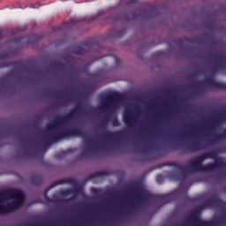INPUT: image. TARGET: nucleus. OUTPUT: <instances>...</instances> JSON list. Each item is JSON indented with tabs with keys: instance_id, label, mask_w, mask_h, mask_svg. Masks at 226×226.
<instances>
[{
	"instance_id": "1",
	"label": "nucleus",
	"mask_w": 226,
	"mask_h": 226,
	"mask_svg": "<svg viewBox=\"0 0 226 226\" xmlns=\"http://www.w3.org/2000/svg\"><path fill=\"white\" fill-rule=\"evenodd\" d=\"M220 154V150H212L206 152L198 157L191 160L186 168L183 165L173 162L170 165L174 167L177 170H179L180 173H172L171 177L175 181H179V187L168 193L162 195H152L144 189V186L140 184H134L132 186L128 187L129 193L133 197V204L130 208H125V212L121 214L119 211H116L117 215L121 217L130 216L135 215L140 207H144L146 202L148 200H156L157 202H162V204H169L172 202L181 192H188V187H186V181L188 180V172H213L216 169H225L226 163L220 160L218 155Z\"/></svg>"
},
{
	"instance_id": "37",
	"label": "nucleus",
	"mask_w": 226,
	"mask_h": 226,
	"mask_svg": "<svg viewBox=\"0 0 226 226\" xmlns=\"http://www.w3.org/2000/svg\"><path fill=\"white\" fill-rule=\"evenodd\" d=\"M15 33H17V30H11V34H15Z\"/></svg>"
},
{
	"instance_id": "26",
	"label": "nucleus",
	"mask_w": 226,
	"mask_h": 226,
	"mask_svg": "<svg viewBox=\"0 0 226 226\" xmlns=\"http://www.w3.org/2000/svg\"><path fill=\"white\" fill-rule=\"evenodd\" d=\"M219 139H226V128H224L219 134Z\"/></svg>"
},
{
	"instance_id": "29",
	"label": "nucleus",
	"mask_w": 226,
	"mask_h": 226,
	"mask_svg": "<svg viewBox=\"0 0 226 226\" xmlns=\"http://www.w3.org/2000/svg\"><path fill=\"white\" fill-rule=\"evenodd\" d=\"M157 11H158V7L156 6L151 7V13H157Z\"/></svg>"
},
{
	"instance_id": "28",
	"label": "nucleus",
	"mask_w": 226,
	"mask_h": 226,
	"mask_svg": "<svg viewBox=\"0 0 226 226\" xmlns=\"http://www.w3.org/2000/svg\"><path fill=\"white\" fill-rule=\"evenodd\" d=\"M137 3H139V0H129L127 2L128 6L132 5V4H137Z\"/></svg>"
},
{
	"instance_id": "20",
	"label": "nucleus",
	"mask_w": 226,
	"mask_h": 226,
	"mask_svg": "<svg viewBox=\"0 0 226 226\" xmlns=\"http://www.w3.org/2000/svg\"><path fill=\"white\" fill-rule=\"evenodd\" d=\"M53 68L61 72L66 68V65L61 62H56L55 64H53Z\"/></svg>"
},
{
	"instance_id": "21",
	"label": "nucleus",
	"mask_w": 226,
	"mask_h": 226,
	"mask_svg": "<svg viewBox=\"0 0 226 226\" xmlns=\"http://www.w3.org/2000/svg\"><path fill=\"white\" fill-rule=\"evenodd\" d=\"M211 200L214 207H215V206H220V204H222V200H220L218 196H213Z\"/></svg>"
},
{
	"instance_id": "40",
	"label": "nucleus",
	"mask_w": 226,
	"mask_h": 226,
	"mask_svg": "<svg viewBox=\"0 0 226 226\" xmlns=\"http://www.w3.org/2000/svg\"><path fill=\"white\" fill-rule=\"evenodd\" d=\"M4 57V55H1L0 59H3Z\"/></svg>"
},
{
	"instance_id": "18",
	"label": "nucleus",
	"mask_w": 226,
	"mask_h": 226,
	"mask_svg": "<svg viewBox=\"0 0 226 226\" xmlns=\"http://www.w3.org/2000/svg\"><path fill=\"white\" fill-rule=\"evenodd\" d=\"M73 54H76L77 56H84L85 54H87V49H84L80 46H74L72 48Z\"/></svg>"
},
{
	"instance_id": "34",
	"label": "nucleus",
	"mask_w": 226,
	"mask_h": 226,
	"mask_svg": "<svg viewBox=\"0 0 226 226\" xmlns=\"http://www.w3.org/2000/svg\"><path fill=\"white\" fill-rule=\"evenodd\" d=\"M40 6H41L40 4L37 3V4H32V5H31V8L36 9V8H40Z\"/></svg>"
},
{
	"instance_id": "46",
	"label": "nucleus",
	"mask_w": 226,
	"mask_h": 226,
	"mask_svg": "<svg viewBox=\"0 0 226 226\" xmlns=\"http://www.w3.org/2000/svg\"><path fill=\"white\" fill-rule=\"evenodd\" d=\"M151 128V130H153V127H150Z\"/></svg>"
},
{
	"instance_id": "8",
	"label": "nucleus",
	"mask_w": 226,
	"mask_h": 226,
	"mask_svg": "<svg viewBox=\"0 0 226 226\" xmlns=\"http://www.w3.org/2000/svg\"><path fill=\"white\" fill-rule=\"evenodd\" d=\"M100 99L103 109H112V107H116V103H117V102H121V100H123V94L117 92H113L102 95Z\"/></svg>"
},
{
	"instance_id": "16",
	"label": "nucleus",
	"mask_w": 226,
	"mask_h": 226,
	"mask_svg": "<svg viewBox=\"0 0 226 226\" xmlns=\"http://www.w3.org/2000/svg\"><path fill=\"white\" fill-rule=\"evenodd\" d=\"M110 34L114 36V38H123L124 34H126V28H121L119 30H111Z\"/></svg>"
},
{
	"instance_id": "47",
	"label": "nucleus",
	"mask_w": 226,
	"mask_h": 226,
	"mask_svg": "<svg viewBox=\"0 0 226 226\" xmlns=\"http://www.w3.org/2000/svg\"><path fill=\"white\" fill-rule=\"evenodd\" d=\"M178 41H181V40H178Z\"/></svg>"
},
{
	"instance_id": "43",
	"label": "nucleus",
	"mask_w": 226,
	"mask_h": 226,
	"mask_svg": "<svg viewBox=\"0 0 226 226\" xmlns=\"http://www.w3.org/2000/svg\"><path fill=\"white\" fill-rule=\"evenodd\" d=\"M27 142H31V140L28 139Z\"/></svg>"
},
{
	"instance_id": "4",
	"label": "nucleus",
	"mask_w": 226,
	"mask_h": 226,
	"mask_svg": "<svg viewBox=\"0 0 226 226\" xmlns=\"http://www.w3.org/2000/svg\"><path fill=\"white\" fill-rule=\"evenodd\" d=\"M25 200L26 194L20 190L12 189L0 192V215L19 209Z\"/></svg>"
},
{
	"instance_id": "32",
	"label": "nucleus",
	"mask_w": 226,
	"mask_h": 226,
	"mask_svg": "<svg viewBox=\"0 0 226 226\" xmlns=\"http://www.w3.org/2000/svg\"><path fill=\"white\" fill-rule=\"evenodd\" d=\"M115 63L117 64H121V59H119L117 56H115Z\"/></svg>"
},
{
	"instance_id": "7",
	"label": "nucleus",
	"mask_w": 226,
	"mask_h": 226,
	"mask_svg": "<svg viewBox=\"0 0 226 226\" xmlns=\"http://www.w3.org/2000/svg\"><path fill=\"white\" fill-rule=\"evenodd\" d=\"M195 86L197 93H204L207 87L215 91H226V83L218 82L213 77L206 78L204 81H198Z\"/></svg>"
},
{
	"instance_id": "22",
	"label": "nucleus",
	"mask_w": 226,
	"mask_h": 226,
	"mask_svg": "<svg viewBox=\"0 0 226 226\" xmlns=\"http://www.w3.org/2000/svg\"><path fill=\"white\" fill-rule=\"evenodd\" d=\"M117 20H124V21H126V20H130V18H128V15H126V14H118L117 16Z\"/></svg>"
},
{
	"instance_id": "2",
	"label": "nucleus",
	"mask_w": 226,
	"mask_h": 226,
	"mask_svg": "<svg viewBox=\"0 0 226 226\" xmlns=\"http://www.w3.org/2000/svg\"><path fill=\"white\" fill-rule=\"evenodd\" d=\"M215 142H104V158L117 156L124 153H136L145 162H151L172 151H181L184 154L204 151Z\"/></svg>"
},
{
	"instance_id": "27",
	"label": "nucleus",
	"mask_w": 226,
	"mask_h": 226,
	"mask_svg": "<svg viewBox=\"0 0 226 226\" xmlns=\"http://www.w3.org/2000/svg\"><path fill=\"white\" fill-rule=\"evenodd\" d=\"M112 125L113 126H119V120H117V118H113L112 119Z\"/></svg>"
},
{
	"instance_id": "39",
	"label": "nucleus",
	"mask_w": 226,
	"mask_h": 226,
	"mask_svg": "<svg viewBox=\"0 0 226 226\" xmlns=\"http://www.w3.org/2000/svg\"><path fill=\"white\" fill-rule=\"evenodd\" d=\"M56 98H61V95H59V94H56Z\"/></svg>"
},
{
	"instance_id": "35",
	"label": "nucleus",
	"mask_w": 226,
	"mask_h": 226,
	"mask_svg": "<svg viewBox=\"0 0 226 226\" xmlns=\"http://www.w3.org/2000/svg\"><path fill=\"white\" fill-rule=\"evenodd\" d=\"M188 131L192 132V133H195V132H197V130H195V128H189Z\"/></svg>"
},
{
	"instance_id": "15",
	"label": "nucleus",
	"mask_w": 226,
	"mask_h": 226,
	"mask_svg": "<svg viewBox=\"0 0 226 226\" xmlns=\"http://www.w3.org/2000/svg\"><path fill=\"white\" fill-rule=\"evenodd\" d=\"M72 178H67L66 180H60V181L55 183L51 187H48L47 190H46V193H45L46 202L50 203V198H49L47 196V192H49L51 188H54V187L57 186L58 185H64L66 183H72Z\"/></svg>"
},
{
	"instance_id": "45",
	"label": "nucleus",
	"mask_w": 226,
	"mask_h": 226,
	"mask_svg": "<svg viewBox=\"0 0 226 226\" xmlns=\"http://www.w3.org/2000/svg\"><path fill=\"white\" fill-rule=\"evenodd\" d=\"M75 225V222H72Z\"/></svg>"
},
{
	"instance_id": "9",
	"label": "nucleus",
	"mask_w": 226,
	"mask_h": 226,
	"mask_svg": "<svg viewBox=\"0 0 226 226\" xmlns=\"http://www.w3.org/2000/svg\"><path fill=\"white\" fill-rule=\"evenodd\" d=\"M222 123H226V108H223L221 112H219L212 121V123L202 128L204 132H213L216 130Z\"/></svg>"
},
{
	"instance_id": "31",
	"label": "nucleus",
	"mask_w": 226,
	"mask_h": 226,
	"mask_svg": "<svg viewBox=\"0 0 226 226\" xmlns=\"http://www.w3.org/2000/svg\"><path fill=\"white\" fill-rule=\"evenodd\" d=\"M82 192V187H76L74 188V192L75 193H80Z\"/></svg>"
},
{
	"instance_id": "11",
	"label": "nucleus",
	"mask_w": 226,
	"mask_h": 226,
	"mask_svg": "<svg viewBox=\"0 0 226 226\" xmlns=\"http://www.w3.org/2000/svg\"><path fill=\"white\" fill-rule=\"evenodd\" d=\"M8 66H12L13 68H15V70L10 72L5 78H3L0 80L1 83L4 82L8 79V77H13L15 75V72H20V70H24L25 64H24V62L22 61H17V62L6 64L3 65L2 68H6Z\"/></svg>"
},
{
	"instance_id": "10",
	"label": "nucleus",
	"mask_w": 226,
	"mask_h": 226,
	"mask_svg": "<svg viewBox=\"0 0 226 226\" xmlns=\"http://www.w3.org/2000/svg\"><path fill=\"white\" fill-rule=\"evenodd\" d=\"M214 66L211 69V73H216V72H222L226 70V53H221L220 57H215L211 56Z\"/></svg>"
},
{
	"instance_id": "23",
	"label": "nucleus",
	"mask_w": 226,
	"mask_h": 226,
	"mask_svg": "<svg viewBox=\"0 0 226 226\" xmlns=\"http://www.w3.org/2000/svg\"><path fill=\"white\" fill-rule=\"evenodd\" d=\"M77 24V19H72L70 21L64 23L65 27H72V26H75Z\"/></svg>"
},
{
	"instance_id": "14",
	"label": "nucleus",
	"mask_w": 226,
	"mask_h": 226,
	"mask_svg": "<svg viewBox=\"0 0 226 226\" xmlns=\"http://www.w3.org/2000/svg\"><path fill=\"white\" fill-rule=\"evenodd\" d=\"M72 153H77V148H68L67 150H62L55 154L56 160H63V158H66L68 154H72Z\"/></svg>"
},
{
	"instance_id": "13",
	"label": "nucleus",
	"mask_w": 226,
	"mask_h": 226,
	"mask_svg": "<svg viewBox=\"0 0 226 226\" xmlns=\"http://www.w3.org/2000/svg\"><path fill=\"white\" fill-rule=\"evenodd\" d=\"M124 123L128 126V128H133L135 126V118L133 114L129 111H124Z\"/></svg>"
},
{
	"instance_id": "24",
	"label": "nucleus",
	"mask_w": 226,
	"mask_h": 226,
	"mask_svg": "<svg viewBox=\"0 0 226 226\" xmlns=\"http://www.w3.org/2000/svg\"><path fill=\"white\" fill-rule=\"evenodd\" d=\"M82 45H84V47H88L89 49H91V47H93V40L88 39L87 41H84Z\"/></svg>"
},
{
	"instance_id": "5",
	"label": "nucleus",
	"mask_w": 226,
	"mask_h": 226,
	"mask_svg": "<svg viewBox=\"0 0 226 226\" xmlns=\"http://www.w3.org/2000/svg\"><path fill=\"white\" fill-rule=\"evenodd\" d=\"M21 149L22 158L30 160H43L45 153L57 142H20L18 143Z\"/></svg>"
},
{
	"instance_id": "3",
	"label": "nucleus",
	"mask_w": 226,
	"mask_h": 226,
	"mask_svg": "<svg viewBox=\"0 0 226 226\" xmlns=\"http://www.w3.org/2000/svg\"><path fill=\"white\" fill-rule=\"evenodd\" d=\"M80 114H84V109L82 108V105L78 102L76 107L67 115L64 117L57 116L51 124L47 125V130L51 132L52 137L56 140H61V139H66V137H79L81 133L80 129L77 127L63 129V127L68 121H70V119H73V117L79 116Z\"/></svg>"
},
{
	"instance_id": "36",
	"label": "nucleus",
	"mask_w": 226,
	"mask_h": 226,
	"mask_svg": "<svg viewBox=\"0 0 226 226\" xmlns=\"http://www.w3.org/2000/svg\"><path fill=\"white\" fill-rule=\"evenodd\" d=\"M66 61H75V58H73V56H69Z\"/></svg>"
},
{
	"instance_id": "6",
	"label": "nucleus",
	"mask_w": 226,
	"mask_h": 226,
	"mask_svg": "<svg viewBox=\"0 0 226 226\" xmlns=\"http://www.w3.org/2000/svg\"><path fill=\"white\" fill-rule=\"evenodd\" d=\"M208 207H215L213 205V200H207L201 205H200L192 213L189 215V222L192 225L197 226H223L226 225V214H222L220 216L215 217L212 221H204L200 219V211L208 209Z\"/></svg>"
},
{
	"instance_id": "38",
	"label": "nucleus",
	"mask_w": 226,
	"mask_h": 226,
	"mask_svg": "<svg viewBox=\"0 0 226 226\" xmlns=\"http://www.w3.org/2000/svg\"><path fill=\"white\" fill-rule=\"evenodd\" d=\"M32 38H35V40H40V38H37L36 36L33 35Z\"/></svg>"
},
{
	"instance_id": "17",
	"label": "nucleus",
	"mask_w": 226,
	"mask_h": 226,
	"mask_svg": "<svg viewBox=\"0 0 226 226\" xmlns=\"http://www.w3.org/2000/svg\"><path fill=\"white\" fill-rule=\"evenodd\" d=\"M32 183L34 186H41L43 185V176L35 175L32 177Z\"/></svg>"
},
{
	"instance_id": "12",
	"label": "nucleus",
	"mask_w": 226,
	"mask_h": 226,
	"mask_svg": "<svg viewBox=\"0 0 226 226\" xmlns=\"http://www.w3.org/2000/svg\"><path fill=\"white\" fill-rule=\"evenodd\" d=\"M119 139H121V132L104 131L102 134V142H119Z\"/></svg>"
},
{
	"instance_id": "25",
	"label": "nucleus",
	"mask_w": 226,
	"mask_h": 226,
	"mask_svg": "<svg viewBox=\"0 0 226 226\" xmlns=\"http://www.w3.org/2000/svg\"><path fill=\"white\" fill-rule=\"evenodd\" d=\"M163 181H165V178L162 175H157L156 183H158V185H162L163 184Z\"/></svg>"
},
{
	"instance_id": "41",
	"label": "nucleus",
	"mask_w": 226,
	"mask_h": 226,
	"mask_svg": "<svg viewBox=\"0 0 226 226\" xmlns=\"http://www.w3.org/2000/svg\"><path fill=\"white\" fill-rule=\"evenodd\" d=\"M88 223H93V221H87Z\"/></svg>"
},
{
	"instance_id": "33",
	"label": "nucleus",
	"mask_w": 226,
	"mask_h": 226,
	"mask_svg": "<svg viewBox=\"0 0 226 226\" xmlns=\"http://www.w3.org/2000/svg\"><path fill=\"white\" fill-rule=\"evenodd\" d=\"M102 130L105 129V128H107V121H106V120H104V121L102 123Z\"/></svg>"
},
{
	"instance_id": "30",
	"label": "nucleus",
	"mask_w": 226,
	"mask_h": 226,
	"mask_svg": "<svg viewBox=\"0 0 226 226\" xmlns=\"http://www.w3.org/2000/svg\"><path fill=\"white\" fill-rule=\"evenodd\" d=\"M23 40H26V38L24 37H18L14 40V41H16L17 43L23 41Z\"/></svg>"
},
{
	"instance_id": "42",
	"label": "nucleus",
	"mask_w": 226,
	"mask_h": 226,
	"mask_svg": "<svg viewBox=\"0 0 226 226\" xmlns=\"http://www.w3.org/2000/svg\"><path fill=\"white\" fill-rule=\"evenodd\" d=\"M61 202H66V200H61Z\"/></svg>"
},
{
	"instance_id": "44",
	"label": "nucleus",
	"mask_w": 226,
	"mask_h": 226,
	"mask_svg": "<svg viewBox=\"0 0 226 226\" xmlns=\"http://www.w3.org/2000/svg\"><path fill=\"white\" fill-rule=\"evenodd\" d=\"M64 193H68V191H66Z\"/></svg>"
},
{
	"instance_id": "19",
	"label": "nucleus",
	"mask_w": 226,
	"mask_h": 226,
	"mask_svg": "<svg viewBox=\"0 0 226 226\" xmlns=\"http://www.w3.org/2000/svg\"><path fill=\"white\" fill-rule=\"evenodd\" d=\"M106 176H109V172L107 171H99L97 173H94L91 177L92 179H96L98 177H106Z\"/></svg>"
}]
</instances>
